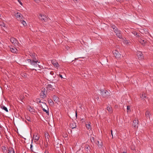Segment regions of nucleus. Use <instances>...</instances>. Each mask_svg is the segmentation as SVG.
Returning a JSON list of instances; mask_svg holds the SVG:
<instances>
[{"label": "nucleus", "mask_w": 153, "mask_h": 153, "mask_svg": "<svg viewBox=\"0 0 153 153\" xmlns=\"http://www.w3.org/2000/svg\"><path fill=\"white\" fill-rule=\"evenodd\" d=\"M111 27L113 29L114 32L116 33V35L120 39H121L122 38V35L120 33V32L119 30H118L117 28L116 27L113 25L111 24Z\"/></svg>", "instance_id": "f257e3e1"}, {"label": "nucleus", "mask_w": 153, "mask_h": 153, "mask_svg": "<svg viewBox=\"0 0 153 153\" xmlns=\"http://www.w3.org/2000/svg\"><path fill=\"white\" fill-rule=\"evenodd\" d=\"M39 138V135L37 133H35L33 135V139L32 140V143L33 142H36L38 141Z\"/></svg>", "instance_id": "f03ea898"}, {"label": "nucleus", "mask_w": 153, "mask_h": 153, "mask_svg": "<svg viewBox=\"0 0 153 153\" xmlns=\"http://www.w3.org/2000/svg\"><path fill=\"white\" fill-rule=\"evenodd\" d=\"M101 95L104 97H107L110 95L109 93L107 90H100Z\"/></svg>", "instance_id": "7ed1b4c3"}, {"label": "nucleus", "mask_w": 153, "mask_h": 153, "mask_svg": "<svg viewBox=\"0 0 153 153\" xmlns=\"http://www.w3.org/2000/svg\"><path fill=\"white\" fill-rule=\"evenodd\" d=\"M27 61L28 62L30 63V64L32 65H34V66H37V62L39 63V62H38V60H31L30 59H28L27 60Z\"/></svg>", "instance_id": "20e7f679"}, {"label": "nucleus", "mask_w": 153, "mask_h": 153, "mask_svg": "<svg viewBox=\"0 0 153 153\" xmlns=\"http://www.w3.org/2000/svg\"><path fill=\"white\" fill-rule=\"evenodd\" d=\"M113 54L114 56L117 58H119L121 56L120 54L117 50H115L113 52Z\"/></svg>", "instance_id": "39448f33"}, {"label": "nucleus", "mask_w": 153, "mask_h": 153, "mask_svg": "<svg viewBox=\"0 0 153 153\" xmlns=\"http://www.w3.org/2000/svg\"><path fill=\"white\" fill-rule=\"evenodd\" d=\"M138 120H136L135 119L133 120V126L134 128H137L138 127Z\"/></svg>", "instance_id": "423d86ee"}, {"label": "nucleus", "mask_w": 153, "mask_h": 153, "mask_svg": "<svg viewBox=\"0 0 153 153\" xmlns=\"http://www.w3.org/2000/svg\"><path fill=\"white\" fill-rule=\"evenodd\" d=\"M45 89H43L42 91L40 94V97L41 98L44 99L46 97V95L45 94Z\"/></svg>", "instance_id": "0eeeda50"}, {"label": "nucleus", "mask_w": 153, "mask_h": 153, "mask_svg": "<svg viewBox=\"0 0 153 153\" xmlns=\"http://www.w3.org/2000/svg\"><path fill=\"white\" fill-rule=\"evenodd\" d=\"M10 42L13 44H17L18 43V41L17 40L14 38H11L10 39Z\"/></svg>", "instance_id": "6e6552de"}, {"label": "nucleus", "mask_w": 153, "mask_h": 153, "mask_svg": "<svg viewBox=\"0 0 153 153\" xmlns=\"http://www.w3.org/2000/svg\"><path fill=\"white\" fill-rule=\"evenodd\" d=\"M39 18L40 19H41V20H44V21H45L46 20V19H47V17L45 16L42 15L41 14H40L39 15Z\"/></svg>", "instance_id": "1a4fd4ad"}, {"label": "nucleus", "mask_w": 153, "mask_h": 153, "mask_svg": "<svg viewBox=\"0 0 153 153\" xmlns=\"http://www.w3.org/2000/svg\"><path fill=\"white\" fill-rule=\"evenodd\" d=\"M139 41L140 43H141L143 45H145L146 42V39H139Z\"/></svg>", "instance_id": "9d476101"}, {"label": "nucleus", "mask_w": 153, "mask_h": 153, "mask_svg": "<svg viewBox=\"0 0 153 153\" xmlns=\"http://www.w3.org/2000/svg\"><path fill=\"white\" fill-rule=\"evenodd\" d=\"M137 56L139 59H141L143 58V56L141 52H139L138 53Z\"/></svg>", "instance_id": "9b49d317"}, {"label": "nucleus", "mask_w": 153, "mask_h": 153, "mask_svg": "<svg viewBox=\"0 0 153 153\" xmlns=\"http://www.w3.org/2000/svg\"><path fill=\"white\" fill-rule=\"evenodd\" d=\"M151 115L150 112L148 111H147L145 113V115L147 119L148 118L150 119V116Z\"/></svg>", "instance_id": "f8f14e48"}, {"label": "nucleus", "mask_w": 153, "mask_h": 153, "mask_svg": "<svg viewBox=\"0 0 153 153\" xmlns=\"http://www.w3.org/2000/svg\"><path fill=\"white\" fill-rule=\"evenodd\" d=\"M10 50L12 52L14 53H16L17 51V49L15 47L13 48H10Z\"/></svg>", "instance_id": "ddd939ff"}, {"label": "nucleus", "mask_w": 153, "mask_h": 153, "mask_svg": "<svg viewBox=\"0 0 153 153\" xmlns=\"http://www.w3.org/2000/svg\"><path fill=\"white\" fill-rule=\"evenodd\" d=\"M51 63L55 67H57L59 65L58 62L55 60H52Z\"/></svg>", "instance_id": "4468645a"}, {"label": "nucleus", "mask_w": 153, "mask_h": 153, "mask_svg": "<svg viewBox=\"0 0 153 153\" xmlns=\"http://www.w3.org/2000/svg\"><path fill=\"white\" fill-rule=\"evenodd\" d=\"M53 99L56 103L57 102L59 101V98L57 96L55 95L53 96Z\"/></svg>", "instance_id": "2eb2a0df"}, {"label": "nucleus", "mask_w": 153, "mask_h": 153, "mask_svg": "<svg viewBox=\"0 0 153 153\" xmlns=\"http://www.w3.org/2000/svg\"><path fill=\"white\" fill-rule=\"evenodd\" d=\"M2 149L4 152H6L7 151L8 147L7 146H2Z\"/></svg>", "instance_id": "dca6fc26"}, {"label": "nucleus", "mask_w": 153, "mask_h": 153, "mask_svg": "<svg viewBox=\"0 0 153 153\" xmlns=\"http://www.w3.org/2000/svg\"><path fill=\"white\" fill-rule=\"evenodd\" d=\"M76 123H71L70 125V127L72 129L76 128Z\"/></svg>", "instance_id": "f3484780"}, {"label": "nucleus", "mask_w": 153, "mask_h": 153, "mask_svg": "<svg viewBox=\"0 0 153 153\" xmlns=\"http://www.w3.org/2000/svg\"><path fill=\"white\" fill-rule=\"evenodd\" d=\"M107 109L110 113H111L112 112V109L111 106H107Z\"/></svg>", "instance_id": "a211bd4d"}, {"label": "nucleus", "mask_w": 153, "mask_h": 153, "mask_svg": "<svg viewBox=\"0 0 153 153\" xmlns=\"http://www.w3.org/2000/svg\"><path fill=\"white\" fill-rule=\"evenodd\" d=\"M8 153H15L14 149L13 148H9Z\"/></svg>", "instance_id": "6ab92c4d"}, {"label": "nucleus", "mask_w": 153, "mask_h": 153, "mask_svg": "<svg viewBox=\"0 0 153 153\" xmlns=\"http://www.w3.org/2000/svg\"><path fill=\"white\" fill-rule=\"evenodd\" d=\"M31 56L32 58L33 59V60H37L36 59V56L35 54H33L32 53L30 55Z\"/></svg>", "instance_id": "aec40b11"}, {"label": "nucleus", "mask_w": 153, "mask_h": 153, "mask_svg": "<svg viewBox=\"0 0 153 153\" xmlns=\"http://www.w3.org/2000/svg\"><path fill=\"white\" fill-rule=\"evenodd\" d=\"M54 72L52 71H50V72H48L47 73V75L48 77L50 76V75H54Z\"/></svg>", "instance_id": "412c9836"}, {"label": "nucleus", "mask_w": 153, "mask_h": 153, "mask_svg": "<svg viewBox=\"0 0 153 153\" xmlns=\"http://www.w3.org/2000/svg\"><path fill=\"white\" fill-rule=\"evenodd\" d=\"M130 42L129 40H126V39H125L123 41L124 43L127 45H129Z\"/></svg>", "instance_id": "4be33fe9"}, {"label": "nucleus", "mask_w": 153, "mask_h": 153, "mask_svg": "<svg viewBox=\"0 0 153 153\" xmlns=\"http://www.w3.org/2000/svg\"><path fill=\"white\" fill-rule=\"evenodd\" d=\"M1 108L2 109H3L4 110H5V111H6L7 112H8V110L7 108V107H5L4 106L2 105V106H1Z\"/></svg>", "instance_id": "5701e85b"}, {"label": "nucleus", "mask_w": 153, "mask_h": 153, "mask_svg": "<svg viewBox=\"0 0 153 153\" xmlns=\"http://www.w3.org/2000/svg\"><path fill=\"white\" fill-rule=\"evenodd\" d=\"M28 109L31 112H34V109L30 106H28L27 107Z\"/></svg>", "instance_id": "b1692460"}, {"label": "nucleus", "mask_w": 153, "mask_h": 153, "mask_svg": "<svg viewBox=\"0 0 153 153\" xmlns=\"http://www.w3.org/2000/svg\"><path fill=\"white\" fill-rule=\"evenodd\" d=\"M52 85L51 84H49L48 85L47 88L50 90H51L53 88Z\"/></svg>", "instance_id": "393cba45"}, {"label": "nucleus", "mask_w": 153, "mask_h": 153, "mask_svg": "<svg viewBox=\"0 0 153 153\" xmlns=\"http://www.w3.org/2000/svg\"><path fill=\"white\" fill-rule=\"evenodd\" d=\"M48 102L50 105H53V102L52 100L50 99L48 100Z\"/></svg>", "instance_id": "a878e982"}, {"label": "nucleus", "mask_w": 153, "mask_h": 153, "mask_svg": "<svg viewBox=\"0 0 153 153\" xmlns=\"http://www.w3.org/2000/svg\"><path fill=\"white\" fill-rule=\"evenodd\" d=\"M21 23L24 26H26L27 25L25 22V21H24V20H22Z\"/></svg>", "instance_id": "bb28decb"}, {"label": "nucleus", "mask_w": 153, "mask_h": 153, "mask_svg": "<svg viewBox=\"0 0 153 153\" xmlns=\"http://www.w3.org/2000/svg\"><path fill=\"white\" fill-rule=\"evenodd\" d=\"M86 126L87 127V128L89 129L90 128V123L89 124L88 123V125H87V124H86Z\"/></svg>", "instance_id": "cd10ccee"}, {"label": "nucleus", "mask_w": 153, "mask_h": 153, "mask_svg": "<svg viewBox=\"0 0 153 153\" xmlns=\"http://www.w3.org/2000/svg\"><path fill=\"white\" fill-rule=\"evenodd\" d=\"M21 14L20 13H18L16 14V16L17 18L20 17L21 16Z\"/></svg>", "instance_id": "c85d7f7f"}, {"label": "nucleus", "mask_w": 153, "mask_h": 153, "mask_svg": "<svg viewBox=\"0 0 153 153\" xmlns=\"http://www.w3.org/2000/svg\"><path fill=\"white\" fill-rule=\"evenodd\" d=\"M42 110L46 112L47 114L49 113V111H47V110L45 109V108H43L42 107Z\"/></svg>", "instance_id": "c756f323"}, {"label": "nucleus", "mask_w": 153, "mask_h": 153, "mask_svg": "<svg viewBox=\"0 0 153 153\" xmlns=\"http://www.w3.org/2000/svg\"><path fill=\"white\" fill-rule=\"evenodd\" d=\"M45 138H46L47 137L48 138V134L47 133H45Z\"/></svg>", "instance_id": "7c9ffc66"}, {"label": "nucleus", "mask_w": 153, "mask_h": 153, "mask_svg": "<svg viewBox=\"0 0 153 153\" xmlns=\"http://www.w3.org/2000/svg\"><path fill=\"white\" fill-rule=\"evenodd\" d=\"M36 101L37 102H39L41 103V101L39 98H37L36 100Z\"/></svg>", "instance_id": "2f4dec72"}, {"label": "nucleus", "mask_w": 153, "mask_h": 153, "mask_svg": "<svg viewBox=\"0 0 153 153\" xmlns=\"http://www.w3.org/2000/svg\"><path fill=\"white\" fill-rule=\"evenodd\" d=\"M22 76L24 78H26L27 77V75L26 74H23Z\"/></svg>", "instance_id": "473e14b6"}, {"label": "nucleus", "mask_w": 153, "mask_h": 153, "mask_svg": "<svg viewBox=\"0 0 153 153\" xmlns=\"http://www.w3.org/2000/svg\"><path fill=\"white\" fill-rule=\"evenodd\" d=\"M141 97V98L143 97V99H144L145 98H146V96L145 94H143L142 96Z\"/></svg>", "instance_id": "72a5a7b5"}, {"label": "nucleus", "mask_w": 153, "mask_h": 153, "mask_svg": "<svg viewBox=\"0 0 153 153\" xmlns=\"http://www.w3.org/2000/svg\"><path fill=\"white\" fill-rule=\"evenodd\" d=\"M130 110V108L129 106H127V111L128 112Z\"/></svg>", "instance_id": "f704fd0d"}, {"label": "nucleus", "mask_w": 153, "mask_h": 153, "mask_svg": "<svg viewBox=\"0 0 153 153\" xmlns=\"http://www.w3.org/2000/svg\"><path fill=\"white\" fill-rule=\"evenodd\" d=\"M42 102L43 103L44 106H46V108L48 109V108L47 107V106L46 104L45 103H43V102Z\"/></svg>", "instance_id": "c9c22d12"}, {"label": "nucleus", "mask_w": 153, "mask_h": 153, "mask_svg": "<svg viewBox=\"0 0 153 153\" xmlns=\"http://www.w3.org/2000/svg\"><path fill=\"white\" fill-rule=\"evenodd\" d=\"M18 1L21 5L23 6V4L20 0H18Z\"/></svg>", "instance_id": "e433bc0d"}, {"label": "nucleus", "mask_w": 153, "mask_h": 153, "mask_svg": "<svg viewBox=\"0 0 153 153\" xmlns=\"http://www.w3.org/2000/svg\"><path fill=\"white\" fill-rule=\"evenodd\" d=\"M131 149L132 150H134L135 149V148L134 147H133V146H132L131 147Z\"/></svg>", "instance_id": "4c0bfd02"}, {"label": "nucleus", "mask_w": 153, "mask_h": 153, "mask_svg": "<svg viewBox=\"0 0 153 153\" xmlns=\"http://www.w3.org/2000/svg\"><path fill=\"white\" fill-rule=\"evenodd\" d=\"M33 0L34 1L37 3H39L40 1L39 0Z\"/></svg>", "instance_id": "58836bf2"}, {"label": "nucleus", "mask_w": 153, "mask_h": 153, "mask_svg": "<svg viewBox=\"0 0 153 153\" xmlns=\"http://www.w3.org/2000/svg\"><path fill=\"white\" fill-rule=\"evenodd\" d=\"M3 47V45L0 42V48H2Z\"/></svg>", "instance_id": "ea45409f"}, {"label": "nucleus", "mask_w": 153, "mask_h": 153, "mask_svg": "<svg viewBox=\"0 0 153 153\" xmlns=\"http://www.w3.org/2000/svg\"><path fill=\"white\" fill-rule=\"evenodd\" d=\"M32 148H33V146L32 145V144H31V145H30V149H31V151H33Z\"/></svg>", "instance_id": "a19ab883"}, {"label": "nucleus", "mask_w": 153, "mask_h": 153, "mask_svg": "<svg viewBox=\"0 0 153 153\" xmlns=\"http://www.w3.org/2000/svg\"><path fill=\"white\" fill-rule=\"evenodd\" d=\"M59 76L61 78H64L63 77L62 75L61 74H59Z\"/></svg>", "instance_id": "79ce46f5"}, {"label": "nucleus", "mask_w": 153, "mask_h": 153, "mask_svg": "<svg viewBox=\"0 0 153 153\" xmlns=\"http://www.w3.org/2000/svg\"><path fill=\"white\" fill-rule=\"evenodd\" d=\"M135 35L136 36H137V37L139 36L138 35V33H136V34Z\"/></svg>", "instance_id": "37998d69"}, {"label": "nucleus", "mask_w": 153, "mask_h": 153, "mask_svg": "<svg viewBox=\"0 0 153 153\" xmlns=\"http://www.w3.org/2000/svg\"><path fill=\"white\" fill-rule=\"evenodd\" d=\"M117 1H119L120 2H122L123 1V0H117Z\"/></svg>", "instance_id": "c03bdc74"}, {"label": "nucleus", "mask_w": 153, "mask_h": 153, "mask_svg": "<svg viewBox=\"0 0 153 153\" xmlns=\"http://www.w3.org/2000/svg\"><path fill=\"white\" fill-rule=\"evenodd\" d=\"M111 135L112 136V137H113V131L112 130H111Z\"/></svg>", "instance_id": "a18cd8bd"}, {"label": "nucleus", "mask_w": 153, "mask_h": 153, "mask_svg": "<svg viewBox=\"0 0 153 153\" xmlns=\"http://www.w3.org/2000/svg\"><path fill=\"white\" fill-rule=\"evenodd\" d=\"M48 144H46V145L45 146V147L47 148L48 147Z\"/></svg>", "instance_id": "49530a36"}, {"label": "nucleus", "mask_w": 153, "mask_h": 153, "mask_svg": "<svg viewBox=\"0 0 153 153\" xmlns=\"http://www.w3.org/2000/svg\"><path fill=\"white\" fill-rule=\"evenodd\" d=\"M84 118H82L81 120V121H82V122H83V121H84Z\"/></svg>", "instance_id": "de8ad7c7"}, {"label": "nucleus", "mask_w": 153, "mask_h": 153, "mask_svg": "<svg viewBox=\"0 0 153 153\" xmlns=\"http://www.w3.org/2000/svg\"><path fill=\"white\" fill-rule=\"evenodd\" d=\"M99 145H98V146L99 147H102V145H101V144H99Z\"/></svg>", "instance_id": "09e8293b"}, {"label": "nucleus", "mask_w": 153, "mask_h": 153, "mask_svg": "<svg viewBox=\"0 0 153 153\" xmlns=\"http://www.w3.org/2000/svg\"><path fill=\"white\" fill-rule=\"evenodd\" d=\"M77 112H76V117H77Z\"/></svg>", "instance_id": "8fccbe9b"}, {"label": "nucleus", "mask_w": 153, "mask_h": 153, "mask_svg": "<svg viewBox=\"0 0 153 153\" xmlns=\"http://www.w3.org/2000/svg\"><path fill=\"white\" fill-rule=\"evenodd\" d=\"M92 139L93 140H94V137H92V138L91 139V141H92Z\"/></svg>", "instance_id": "3c124183"}, {"label": "nucleus", "mask_w": 153, "mask_h": 153, "mask_svg": "<svg viewBox=\"0 0 153 153\" xmlns=\"http://www.w3.org/2000/svg\"><path fill=\"white\" fill-rule=\"evenodd\" d=\"M3 27H5V25L4 24H3V25H1Z\"/></svg>", "instance_id": "603ef678"}, {"label": "nucleus", "mask_w": 153, "mask_h": 153, "mask_svg": "<svg viewBox=\"0 0 153 153\" xmlns=\"http://www.w3.org/2000/svg\"><path fill=\"white\" fill-rule=\"evenodd\" d=\"M56 75H55V76H53V78H54V77H56Z\"/></svg>", "instance_id": "864d4df0"}, {"label": "nucleus", "mask_w": 153, "mask_h": 153, "mask_svg": "<svg viewBox=\"0 0 153 153\" xmlns=\"http://www.w3.org/2000/svg\"><path fill=\"white\" fill-rule=\"evenodd\" d=\"M137 141V143H138L139 142H140L139 141Z\"/></svg>", "instance_id": "5fc2aeb1"}, {"label": "nucleus", "mask_w": 153, "mask_h": 153, "mask_svg": "<svg viewBox=\"0 0 153 153\" xmlns=\"http://www.w3.org/2000/svg\"><path fill=\"white\" fill-rule=\"evenodd\" d=\"M123 153H126V152H123Z\"/></svg>", "instance_id": "6e6d98bb"}, {"label": "nucleus", "mask_w": 153, "mask_h": 153, "mask_svg": "<svg viewBox=\"0 0 153 153\" xmlns=\"http://www.w3.org/2000/svg\"><path fill=\"white\" fill-rule=\"evenodd\" d=\"M45 153H48V152L46 153V151H45Z\"/></svg>", "instance_id": "4d7b16f0"}, {"label": "nucleus", "mask_w": 153, "mask_h": 153, "mask_svg": "<svg viewBox=\"0 0 153 153\" xmlns=\"http://www.w3.org/2000/svg\"><path fill=\"white\" fill-rule=\"evenodd\" d=\"M92 141H93V140L92 139V141H91L92 143H93Z\"/></svg>", "instance_id": "13d9d810"}, {"label": "nucleus", "mask_w": 153, "mask_h": 153, "mask_svg": "<svg viewBox=\"0 0 153 153\" xmlns=\"http://www.w3.org/2000/svg\"><path fill=\"white\" fill-rule=\"evenodd\" d=\"M98 143H99V141H98Z\"/></svg>", "instance_id": "bf43d9fd"}]
</instances>
